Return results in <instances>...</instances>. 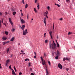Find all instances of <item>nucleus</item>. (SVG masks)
<instances>
[{"mask_svg": "<svg viewBox=\"0 0 75 75\" xmlns=\"http://www.w3.org/2000/svg\"><path fill=\"white\" fill-rule=\"evenodd\" d=\"M53 43L51 44H50V49H55L56 48V47H57V46H56V44H55V43L54 42V41L53 40Z\"/></svg>", "mask_w": 75, "mask_h": 75, "instance_id": "nucleus-1", "label": "nucleus"}, {"mask_svg": "<svg viewBox=\"0 0 75 75\" xmlns=\"http://www.w3.org/2000/svg\"><path fill=\"white\" fill-rule=\"evenodd\" d=\"M40 58L41 59V60L42 61V64L43 65H45V66L46 68H47V64H46L45 63V61L43 60V59L42 58V57H40Z\"/></svg>", "mask_w": 75, "mask_h": 75, "instance_id": "nucleus-2", "label": "nucleus"}, {"mask_svg": "<svg viewBox=\"0 0 75 75\" xmlns=\"http://www.w3.org/2000/svg\"><path fill=\"white\" fill-rule=\"evenodd\" d=\"M23 35H26L27 34H28L27 29H25V31L24 30H23Z\"/></svg>", "mask_w": 75, "mask_h": 75, "instance_id": "nucleus-3", "label": "nucleus"}, {"mask_svg": "<svg viewBox=\"0 0 75 75\" xmlns=\"http://www.w3.org/2000/svg\"><path fill=\"white\" fill-rule=\"evenodd\" d=\"M59 56V51L57 50V59H58V57Z\"/></svg>", "mask_w": 75, "mask_h": 75, "instance_id": "nucleus-4", "label": "nucleus"}, {"mask_svg": "<svg viewBox=\"0 0 75 75\" xmlns=\"http://www.w3.org/2000/svg\"><path fill=\"white\" fill-rule=\"evenodd\" d=\"M58 67L60 69H62V65L60 63L58 64Z\"/></svg>", "mask_w": 75, "mask_h": 75, "instance_id": "nucleus-5", "label": "nucleus"}, {"mask_svg": "<svg viewBox=\"0 0 75 75\" xmlns=\"http://www.w3.org/2000/svg\"><path fill=\"white\" fill-rule=\"evenodd\" d=\"M43 23H44L45 24V25H46V18L45 17H44V18H43Z\"/></svg>", "mask_w": 75, "mask_h": 75, "instance_id": "nucleus-6", "label": "nucleus"}, {"mask_svg": "<svg viewBox=\"0 0 75 75\" xmlns=\"http://www.w3.org/2000/svg\"><path fill=\"white\" fill-rule=\"evenodd\" d=\"M8 20H9V21L10 23L11 24V25H13V22H12V21H11V18H9Z\"/></svg>", "mask_w": 75, "mask_h": 75, "instance_id": "nucleus-7", "label": "nucleus"}, {"mask_svg": "<svg viewBox=\"0 0 75 75\" xmlns=\"http://www.w3.org/2000/svg\"><path fill=\"white\" fill-rule=\"evenodd\" d=\"M48 11H46L44 13V16H45H45H47V14H48Z\"/></svg>", "mask_w": 75, "mask_h": 75, "instance_id": "nucleus-8", "label": "nucleus"}, {"mask_svg": "<svg viewBox=\"0 0 75 75\" xmlns=\"http://www.w3.org/2000/svg\"><path fill=\"white\" fill-rule=\"evenodd\" d=\"M46 75H50V73L48 72V70L46 69Z\"/></svg>", "mask_w": 75, "mask_h": 75, "instance_id": "nucleus-9", "label": "nucleus"}, {"mask_svg": "<svg viewBox=\"0 0 75 75\" xmlns=\"http://www.w3.org/2000/svg\"><path fill=\"white\" fill-rule=\"evenodd\" d=\"M65 60H67V61H69V59L67 57L66 58H64L63 59V61H65Z\"/></svg>", "mask_w": 75, "mask_h": 75, "instance_id": "nucleus-10", "label": "nucleus"}, {"mask_svg": "<svg viewBox=\"0 0 75 75\" xmlns=\"http://www.w3.org/2000/svg\"><path fill=\"white\" fill-rule=\"evenodd\" d=\"M24 28H25V25H23L21 27V29H22L23 31L24 30Z\"/></svg>", "mask_w": 75, "mask_h": 75, "instance_id": "nucleus-11", "label": "nucleus"}, {"mask_svg": "<svg viewBox=\"0 0 75 75\" xmlns=\"http://www.w3.org/2000/svg\"><path fill=\"white\" fill-rule=\"evenodd\" d=\"M21 21L22 23H25V21H24L23 19H21Z\"/></svg>", "mask_w": 75, "mask_h": 75, "instance_id": "nucleus-12", "label": "nucleus"}, {"mask_svg": "<svg viewBox=\"0 0 75 75\" xmlns=\"http://www.w3.org/2000/svg\"><path fill=\"white\" fill-rule=\"evenodd\" d=\"M49 31L50 34V35L51 38L52 39V35H51V34H52V32H51V31L50 32V31Z\"/></svg>", "mask_w": 75, "mask_h": 75, "instance_id": "nucleus-13", "label": "nucleus"}, {"mask_svg": "<svg viewBox=\"0 0 75 75\" xmlns=\"http://www.w3.org/2000/svg\"><path fill=\"white\" fill-rule=\"evenodd\" d=\"M12 74H13V75H16V73L14 72V71L12 70Z\"/></svg>", "mask_w": 75, "mask_h": 75, "instance_id": "nucleus-14", "label": "nucleus"}, {"mask_svg": "<svg viewBox=\"0 0 75 75\" xmlns=\"http://www.w3.org/2000/svg\"><path fill=\"white\" fill-rule=\"evenodd\" d=\"M57 45L58 48H59L60 47L59 45V44H58V43L57 41Z\"/></svg>", "mask_w": 75, "mask_h": 75, "instance_id": "nucleus-15", "label": "nucleus"}, {"mask_svg": "<svg viewBox=\"0 0 75 75\" xmlns=\"http://www.w3.org/2000/svg\"><path fill=\"white\" fill-rule=\"evenodd\" d=\"M14 38L13 37L11 39L10 41H14Z\"/></svg>", "mask_w": 75, "mask_h": 75, "instance_id": "nucleus-16", "label": "nucleus"}, {"mask_svg": "<svg viewBox=\"0 0 75 75\" xmlns=\"http://www.w3.org/2000/svg\"><path fill=\"white\" fill-rule=\"evenodd\" d=\"M5 34L6 35H8V32L5 31Z\"/></svg>", "mask_w": 75, "mask_h": 75, "instance_id": "nucleus-17", "label": "nucleus"}, {"mask_svg": "<svg viewBox=\"0 0 75 75\" xmlns=\"http://www.w3.org/2000/svg\"><path fill=\"white\" fill-rule=\"evenodd\" d=\"M16 29L14 28H12V29L11 30V31L12 32H14V31H15Z\"/></svg>", "mask_w": 75, "mask_h": 75, "instance_id": "nucleus-18", "label": "nucleus"}, {"mask_svg": "<svg viewBox=\"0 0 75 75\" xmlns=\"http://www.w3.org/2000/svg\"><path fill=\"white\" fill-rule=\"evenodd\" d=\"M34 10L35 11V13H37V10H36V9L35 8H34Z\"/></svg>", "mask_w": 75, "mask_h": 75, "instance_id": "nucleus-19", "label": "nucleus"}, {"mask_svg": "<svg viewBox=\"0 0 75 75\" xmlns=\"http://www.w3.org/2000/svg\"><path fill=\"white\" fill-rule=\"evenodd\" d=\"M28 7V4H26L25 5V8H27Z\"/></svg>", "mask_w": 75, "mask_h": 75, "instance_id": "nucleus-20", "label": "nucleus"}, {"mask_svg": "<svg viewBox=\"0 0 75 75\" xmlns=\"http://www.w3.org/2000/svg\"><path fill=\"white\" fill-rule=\"evenodd\" d=\"M2 39H3V40H6V39H7V38H6L3 37L2 38Z\"/></svg>", "mask_w": 75, "mask_h": 75, "instance_id": "nucleus-21", "label": "nucleus"}, {"mask_svg": "<svg viewBox=\"0 0 75 75\" xmlns=\"http://www.w3.org/2000/svg\"><path fill=\"white\" fill-rule=\"evenodd\" d=\"M39 4L38 3V6H37V7H38V9H40V7H39Z\"/></svg>", "mask_w": 75, "mask_h": 75, "instance_id": "nucleus-22", "label": "nucleus"}, {"mask_svg": "<svg viewBox=\"0 0 75 75\" xmlns=\"http://www.w3.org/2000/svg\"><path fill=\"white\" fill-rule=\"evenodd\" d=\"M25 61H30V59H25Z\"/></svg>", "mask_w": 75, "mask_h": 75, "instance_id": "nucleus-23", "label": "nucleus"}, {"mask_svg": "<svg viewBox=\"0 0 75 75\" xmlns=\"http://www.w3.org/2000/svg\"><path fill=\"white\" fill-rule=\"evenodd\" d=\"M16 14V12L15 11V12H13V15H15V14Z\"/></svg>", "mask_w": 75, "mask_h": 75, "instance_id": "nucleus-24", "label": "nucleus"}, {"mask_svg": "<svg viewBox=\"0 0 75 75\" xmlns=\"http://www.w3.org/2000/svg\"><path fill=\"white\" fill-rule=\"evenodd\" d=\"M45 43H47L48 42V40H45Z\"/></svg>", "mask_w": 75, "mask_h": 75, "instance_id": "nucleus-25", "label": "nucleus"}, {"mask_svg": "<svg viewBox=\"0 0 75 75\" xmlns=\"http://www.w3.org/2000/svg\"><path fill=\"white\" fill-rule=\"evenodd\" d=\"M48 62L49 65H51V62L50 61H48Z\"/></svg>", "mask_w": 75, "mask_h": 75, "instance_id": "nucleus-26", "label": "nucleus"}, {"mask_svg": "<svg viewBox=\"0 0 75 75\" xmlns=\"http://www.w3.org/2000/svg\"><path fill=\"white\" fill-rule=\"evenodd\" d=\"M8 51H9V48H8L7 50V53H8Z\"/></svg>", "mask_w": 75, "mask_h": 75, "instance_id": "nucleus-27", "label": "nucleus"}, {"mask_svg": "<svg viewBox=\"0 0 75 75\" xmlns=\"http://www.w3.org/2000/svg\"><path fill=\"white\" fill-rule=\"evenodd\" d=\"M9 61H10V60L9 59H8L6 61V63H8L9 62Z\"/></svg>", "mask_w": 75, "mask_h": 75, "instance_id": "nucleus-28", "label": "nucleus"}, {"mask_svg": "<svg viewBox=\"0 0 75 75\" xmlns=\"http://www.w3.org/2000/svg\"><path fill=\"white\" fill-rule=\"evenodd\" d=\"M72 34V33H71V32H69L68 33V35H70V34Z\"/></svg>", "mask_w": 75, "mask_h": 75, "instance_id": "nucleus-29", "label": "nucleus"}, {"mask_svg": "<svg viewBox=\"0 0 75 75\" xmlns=\"http://www.w3.org/2000/svg\"><path fill=\"white\" fill-rule=\"evenodd\" d=\"M47 8L48 10H50V6H48Z\"/></svg>", "mask_w": 75, "mask_h": 75, "instance_id": "nucleus-30", "label": "nucleus"}, {"mask_svg": "<svg viewBox=\"0 0 75 75\" xmlns=\"http://www.w3.org/2000/svg\"><path fill=\"white\" fill-rule=\"evenodd\" d=\"M1 21H0V28L1 27Z\"/></svg>", "mask_w": 75, "mask_h": 75, "instance_id": "nucleus-31", "label": "nucleus"}, {"mask_svg": "<svg viewBox=\"0 0 75 75\" xmlns=\"http://www.w3.org/2000/svg\"><path fill=\"white\" fill-rule=\"evenodd\" d=\"M6 44V42H3V45H5V44Z\"/></svg>", "mask_w": 75, "mask_h": 75, "instance_id": "nucleus-32", "label": "nucleus"}, {"mask_svg": "<svg viewBox=\"0 0 75 75\" xmlns=\"http://www.w3.org/2000/svg\"><path fill=\"white\" fill-rule=\"evenodd\" d=\"M11 66L10 65L9 67V69H11Z\"/></svg>", "mask_w": 75, "mask_h": 75, "instance_id": "nucleus-33", "label": "nucleus"}, {"mask_svg": "<svg viewBox=\"0 0 75 75\" xmlns=\"http://www.w3.org/2000/svg\"><path fill=\"white\" fill-rule=\"evenodd\" d=\"M57 5L59 7H60V5H59L58 4H57Z\"/></svg>", "mask_w": 75, "mask_h": 75, "instance_id": "nucleus-34", "label": "nucleus"}, {"mask_svg": "<svg viewBox=\"0 0 75 75\" xmlns=\"http://www.w3.org/2000/svg\"><path fill=\"white\" fill-rule=\"evenodd\" d=\"M29 66H31V63H28Z\"/></svg>", "mask_w": 75, "mask_h": 75, "instance_id": "nucleus-35", "label": "nucleus"}, {"mask_svg": "<svg viewBox=\"0 0 75 75\" xmlns=\"http://www.w3.org/2000/svg\"><path fill=\"white\" fill-rule=\"evenodd\" d=\"M22 3L23 4H24V0H22Z\"/></svg>", "mask_w": 75, "mask_h": 75, "instance_id": "nucleus-36", "label": "nucleus"}, {"mask_svg": "<svg viewBox=\"0 0 75 75\" xmlns=\"http://www.w3.org/2000/svg\"><path fill=\"white\" fill-rule=\"evenodd\" d=\"M44 34H44V36H45L44 37H45V35H46V34H47V33H45Z\"/></svg>", "mask_w": 75, "mask_h": 75, "instance_id": "nucleus-37", "label": "nucleus"}, {"mask_svg": "<svg viewBox=\"0 0 75 75\" xmlns=\"http://www.w3.org/2000/svg\"><path fill=\"white\" fill-rule=\"evenodd\" d=\"M31 75H34V74L33 73H32L31 74Z\"/></svg>", "mask_w": 75, "mask_h": 75, "instance_id": "nucleus-38", "label": "nucleus"}, {"mask_svg": "<svg viewBox=\"0 0 75 75\" xmlns=\"http://www.w3.org/2000/svg\"><path fill=\"white\" fill-rule=\"evenodd\" d=\"M22 74V73H21V72H20L19 73V75H21Z\"/></svg>", "mask_w": 75, "mask_h": 75, "instance_id": "nucleus-39", "label": "nucleus"}, {"mask_svg": "<svg viewBox=\"0 0 75 75\" xmlns=\"http://www.w3.org/2000/svg\"><path fill=\"white\" fill-rule=\"evenodd\" d=\"M66 69V71H68V70H69V68H67Z\"/></svg>", "mask_w": 75, "mask_h": 75, "instance_id": "nucleus-40", "label": "nucleus"}, {"mask_svg": "<svg viewBox=\"0 0 75 75\" xmlns=\"http://www.w3.org/2000/svg\"><path fill=\"white\" fill-rule=\"evenodd\" d=\"M38 0H35V3H36L37 2Z\"/></svg>", "mask_w": 75, "mask_h": 75, "instance_id": "nucleus-41", "label": "nucleus"}, {"mask_svg": "<svg viewBox=\"0 0 75 75\" xmlns=\"http://www.w3.org/2000/svg\"><path fill=\"white\" fill-rule=\"evenodd\" d=\"M7 64H8V63H6V66L7 67Z\"/></svg>", "mask_w": 75, "mask_h": 75, "instance_id": "nucleus-42", "label": "nucleus"}, {"mask_svg": "<svg viewBox=\"0 0 75 75\" xmlns=\"http://www.w3.org/2000/svg\"><path fill=\"white\" fill-rule=\"evenodd\" d=\"M2 15V13L0 12V16H1Z\"/></svg>", "mask_w": 75, "mask_h": 75, "instance_id": "nucleus-43", "label": "nucleus"}, {"mask_svg": "<svg viewBox=\"0 0 75 75\" xmlns=\"http://www.w3.org/2000/svg\"><path fill=\"white\" fill-rule=\"evenodd\" d=\"M53 29H54V24H53Z\"/></svg>", "mask_w": 75, "mask_h": 75, "instance_id": "nucleus-44", "label": "nucleus"}, {"mask_svg": "<svg viewBox=\"0 0 75 75\" xmlns=\"http://www.w3.org/2000/svg\"><path fill=\"white\" fill-rule=\"evenodd\" d=\"M33 57L34 58H36V56L35 55V56H34Z\"/></svg>", "mask_w": 75, "mask_h": 75, "instance_id": "nucleus-45", "label": "nucleus"}, {"mask_svg": "<svg viewBox=\"0 0 75 75\" xmlns=\"http://www.w3.org/2000/svg\"><path fill=\"white\" fill-rule=\"evenodd\" d=\"M44 57H46V55L45 54V53H44Z\"/></svg>", "mask_w": 75, "mask_h": 75, "instance_id": "nucleus-46", "label": "nucleus"}, {"mask_svg": "<svg viewBox=\"0 0 75 75\" xmlns=\"http://www.w3.org/2000/svg\"><path fill=\"white\" fill-rule=\"evenodd\" d=\"M21 54H23V55H25V53L23 52Z\"/></svg>", "mask_w": 75, "mask_h": 75, "instance_id": "nucleus-47", "label": "nucleus"}, {"mask_svg": "<svg viewBox=\"0 0 75 75\" xmlns=\"http://www.w3.org/2000/svg\"><path fill=\"white\" fill-rule=\"evenodd\" d=\"M6 42V44H7V43H8V42H9V41H7Z\"/></svg>", "mask_w": 75, "mask_h": 75, "instance_id": "nucleus-48", "label": "nucleus"}, {"mask_svg": "<svg viewBox=\"0 0 75 75\" xmlns=\"http://www.w3.org/2000/svg\"><path fill=\"white\" fill-rule=\"evenodd\" d=\"M13 68H14V69L15 70V69H16V67H15V66H14V67H13Z\"/></svg>", "mask_w": 75, "mask_h": 75, "instance_id": "nucleus-49", "label": "nucleus"}, {"mask_svg": "<svg viewBox=\"0 0 75 75\" xmlns=\"http://www.w3.org/2000/svg\"><path fill=\"white\" fill-rule=\"evenodd\" d=\"M21 16H23V14L22 12L21 13Z\"/></svg>", "mask_w": 75, "mask_h": 75, "instance_id": "nucleus-50", "label": "nucleus"}, {"mask_svg": "<svg viewBox=\"0 0 75 75\" xmlns=\"http://www.w3.org/2000/svg\"><path fill=\"white\" fill-rule=\"evenodd\" d=\"M4 25L5 26H6V24L5 23H4Z\"/></svg>", "mask_w": 75, "mask_h": 75, "instance_id": "nucleus-51", "label": "nucleus"}, {"mask_svg": "<svg viewBox=\"0 0 75 75\" xmlns=\"http://www.w3.org/2000/svg\"><path fill=\"white\" fill-rule=\"evenodd\" d=\"M3 23V19L2 20V23Z\"/></svg>", "mask_w": 75, "mask_h": 75, "instance_id": "nucleus-52", "label": "nucleus"}, {"mask_svg": "<svg viewBox=\"0 0 75 75\" xmlns=\"http://www.w3.org/2000/svg\"><path fill=\"white\" fill-rule=\"evenodd\" d=\"M5 14L6 15H7L8 14L7 12H5Z\"/></svg>", "mask_w": 75, "mask_h": 75, "instance_id": "nucleus-53", "label": "nucleus"}, {"mask_svg": "<svg viewBox=\"0 0 75 75\" xmlns=\"http://www.w3.org/2000/svg\"><path fill=\"white\" fill-rule=\"evenodd\" d=\"M0 68H1V64H0Z\"/></svg>", "mask_w": 75, "mask_h": 75, "instance_id": "nucleus-54", "label": "nucleus"}, {"mask_svg": "<svg viewBox=\"0 0 75 75\" xmlns=\"http://www.w3.org/2000/svg\"><path fill=\"white\" fill-rule=\"evenodd\" d=\"M62 20V18H61L60 19V20H61V21Z\"/></svg>", "mask_w": 75, "mask_h": 75, "instance_id": "nucleus-55", "label": "nucleus"}, {"mask_svg": "<svg viewBox=\"0 0 75 75\" xmlns=\"http://www.w3.org/2000/svg\"><path fill=\"white\" fill-rule=\"evenodd\" d=\"M35 55V56L36 55V53H35V52H34Z\"/></svg>", "mask_w": 75, "mask_h": 75, "instance_id": "nucleus-56", "label": "nucleus"}, {"mask_svg": "<svg viewBox=\"0 0 75 75\" xmlns=\"http://www.w3.org/2000/svg\"><path fill=\"white\" fill-rule=\"evenodd\" d=\"M45 17H46L47 18H48V16H47V15Z\"/></svg>", "mask_w": 75, "mask_h": 75, "instance_id": "nucleus-57", "label": "nucleus"}, {"mask_svg": "<svg viewBox=\"0 0 75 75\" xmlns=\"http://www.w3.org/2000/svg\"><path fill=\"white\" fill-rule=\"evenodd\" d=\"M30 71H32V68H30Z\"/></svg>", "mask_w": 75, "mask_h": 75, "instance_id": "nucleus-58", "label": "nucleus"}, {"mask_svg": "<svg viewBox=\"0 0 75 75\" xmlns=\"http://www.w3.org/2000/svg\"><path fill=\"white\" fill-rule=\"evenodd\" d=\"M21 52H24V51L23 50H21Z\"/></svg>", "mask_w": 75, "mask_h": 75, "instance_id": "nucleus-59", "label": "nucleus"}, {"mask_svg": "<svg viewBox=\"0 0 75 75\" xmlns=\"http://www.w3.org/2000/svg\"><path fill=\"white\" fill-rule=\"evenodd\" d=\"M54 54H55L56 55H57V53H56V52H54Z\"/></svg>", "mask_w": 75, "mask_h": 75, "instance_id": "nucleus-60", "label": "nucleus"}, {"mask_svg": "<svg viewBox=\"0 0 75 75\" xmlns=\"http://www.w3.org/2000/svg\"><path fill=\"white\" fill-rule=\"evenodd\" d=\"M66 1L67 2H68V1H69V0H66Z\"/></svg>", "mask_w": 75, "mask_h": 75, "instance_id": "nucleus-61", "label": "nucleus"}, {"mask_svg": "<svg viewBox=\"0 0 75 75\" xmlns=\"http://www.w3.org/2000/svg\"><path fill=\"white\" fill-rule=\"evenodd\" d=\"M20 45V43H19L18 44V45Z\"/></svg>", "mask_w": 75, "mask_h": 75, "instance_id": "nucleus-62", "label": "nucleus"}, {"mask_svg": "<svg viewBox=\"0 0 75 75\" xmlns=\"http://www.w3.org/2000/svg\"><path fill=\"white\" fill-rule=\"evenodd\" d=\"M20 11H21V13H22V10H20Z\"/></svg>", "mask_w": 75, "mask_h": 75, "instance_id": "nucleus-63", "label": "nucleus"}, {"mask_svg": "<svg viewBox=\"0 0 75 75\" xmlns=\"http://www.w3.org/2000/svg\"><path fill=\"white\" fill-rule=\"evenodd\" d=\"M55 58L56 59H57V56L55 57Z\"/></svg>", "mask_w": 75, "mask_h": 75, "instance_id": "nucleus-64", "label": "nucleus"}]
</instances>
